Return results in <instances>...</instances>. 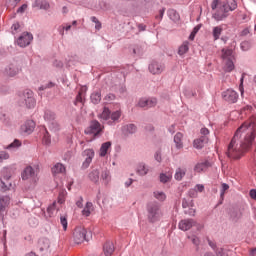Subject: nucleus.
I'll return each instance as SVG.
<instances>
[{
	"label": "nucleus",
	"mask_w": 256,
	"mask_h": 256,
	"mask_svg": "<svg viewBox=\"0 0 256 256\" xmlns=\"http://www.w3.org/2000/svg\"><path fill=\"white\" fill-rule=\"evenodd\" d=\"M256 137V117L253 116L244 122L235 132L226 152L229 159H241Z\"/></svg>",
	"instance_id": "obj_1"
},
{
	"label": "nucleus",
	"mask_w": 256,
	"mask_h": 256,
	"mask_svg": "<svg viewBox=\"0 0 256 256\" xmlns=\"http://www.w3.org/2000/svg\"><path fill=\"white\" fill-rule=\"evenodd\" d=\"M235 9H237V2L235 0H228L213 14V19L215 21H223V19L229 17V11H235Z\"/></svg>",
	"instance_id": "obj_2"
},
{
	"label": "nucleus",
	"mask_w": 256,
	"mask_h": 256,
	"mask_svg": "<svg viewBox=\"0 0 256 256\" xmlns=\"http://www.w3.org/2000/svg\"><path fill=\"white\" fill-rule=\"evenodd\" d=\"M147 212H148V221H150V223H156V221H159V219L163 217L161 206H159L156 202H151L148 204Z\"/></svg>",
	"instance_id": "obj_3"
},
{
	"label": "nucleus",
	"mask_w": 256,
	"mask_h": 256,
	"mask_svg": "<svg viewBox=\"0 0 256 256\" xmlns=\"http://www.w3.org/2000/svg\"><path fill=\"white\" fill-rule=\"evenodd\" d=\"M39 173V167L27 166L22 172L23 181H31L32 183H37V175Z\"/></svg>",
	"instance_id": "obj_4"
},
{
	"label": "nucleus",
	"mask_w": 256,
	"mask_h": 256,
	"mask_svg": "<svg viewBox=\"0 0 256 256\" xmlns=\"http://www.w3.org/2000/svg\"><path fill=\"white\" fill-rule=\"evenodd\" d=\"M178 227L181 231H189L192 227H196L197 231H201L203 224H199L193 219H184L179 222Z\"/></svg>",
	"instance_id": "obj_5"
},
{
	"label": "nucleus",
	"mask_w": 256,
	"mask_h": 256,
	"mask_svg": "<svg viewBox=\"0 0 256 256\" xmlns=\"http://www.w3.org/2000/svg\"><path fill=\"white\" fill-rule=\"evenodd\" d=\"M87 237V229L83 226H77L73 231V240L77 245L83 243Z\"/></svg>",
	"instance_id": "obj_6"
},
{
	"label": "nucleus",
	"mask_w": 256,
	"mask_h": 256,
	"mask_svg": "<svg viewBox=\"0 0 256 256\" xmlns=\"http://www.w3.org/2000/svg\"><path fill=\"white\" fill-rule=\"evenodd\" d=\"M45 121H48L50 129L52 131H59L61 129V126L57 121H55V114L52 111H46L44 114Z\"/></svg>",
	"instance_id": "obj_7"
},
{
	"label": "nucleus",
	"mask_w": 256,
	"mask_h": 256,
	"mask_svg": "<svg viewBox=\"0 0 256 256\" xmlns=\"http://www.w3.org/2000/svg\"><path fill=\"white\" fill-rule=\"evenodd\" d=\"M24 99V103L27 107V109H33L37 102L35 101V98L33 97V91L31 90H25L22 95Z\"/></svg>",
	"instance_id": "obj_8"
},
{
	"label": "nucleus",
	"mask_w": 256,
	"mask_h": 256,
	"mask_svg": "<svg viewBox=\"0 0 256 256\" xmlns=\"http://www.w3.org/2000/svg\"><path fill=\"white\" fill-rule=\"evenodd\" d=\"M222 98L224 101H227V103H237L239 94L233 89H227L222 93Z\"/></svg>",
	"instance_id": "obj_9"
},
{
	"label": "nucleus",
	"mask_w": 256,
	"mask_h": 256,
	"mask_svg": "<svg viewBox=\"0 0 256 256\" xmlns=\"http://www.w3.org/2000/svg\"><path fill=\"white\" fill-rule=\"evenodd\" d=\"M102 130L103 128L98 121H92L90 127L85 130V133L86 135H94V137H97V135H99Z\"/></svg>",
	"instance_id": "obj_10"
},
{
	"label": "nucleus",
	"mask_w": 256,
	"mask_h": 256,
	"mask_svg": "<svg viewBox=\"0 0 256 256\" xmlns=\"http://www.w3.org/2000/svg\"><path fill=\"white\" fill-rule=\"evenodd\" d=\"M33 41V34L29 32H24L17 40V44L19 47H27V45H31Z\"/></svg>",
	"instance_id": "obj_11"
},
{
	"label": "nucleus",
	"mask_w": 256,
	"mask_h": 256,
	"mask_svg": "<svg viewBox=\"0 0 256 256\" xmlns=\"http://www.w3.org/2000/svg\"><path fill=\"white\" fill-rule=\"evenodd\" d=\"M83 157L85 158V161L82 164V167L84 169H87V167H89L93 161V157H95V150L93 149H86L83 151Z\"/></svg>",
	"instance_id": "obj_12"
},
{
	"label": "nucleus",
	"mask_w": 256,
	"mask_h": 256,
	"mask_svg": "<svg viewBox=\"0 0 256 256\" xmlns=\"http://www.w3.org/2000/svg\"><path fill=\"white\" fill-rule=\"evenodd\" d=\"M63 203H65V194H59L58 196V201L54 202L51 206L48 207L47 211L49 213V215H53V212L55 211H59V206L57 205H63Z\"/></svg>",
	"instance_id": "obj_13"
},
{
	"label": "nucleus",
	"mask_w": 256,
	"mask_h": 256,
	"mask_svg": "<svg viewBox=\"0 0 256 256\" xmlns=\"http://www.w3.org/2000/svg\"><path fill=\"white\" fill-rule=\"evenodd\" d=\"M21 133H25L26 135H31L33 131H35V121L28 120L20 127Z\"/></svg>",
	"instance_id": "obj_14"
},
{
	"label": "nucleus",
	"mask_w": 256,
	"mask_h": 256,
	"mask_svg": "<svg viewBox=\"0 0 256 256\" xmlns=\"http://www.w3.org/2000/svg\"><path fill=\"white\" fill-rule=\"evenodd\" d=\"M155 105H157V99H155V98H150V99L141 98L138 101V107H142V108L146 107V109H149L151 107H155Z\"/></svg>",
	"instance_id": "obj_15"
},
{
	"label": "nucleus",
	"mask_w": 256,
	"mask_h": 256,
	"mask_svg": "<svg viewBox=\"0 0 256 256\" xmlns=\"http://www.w3.org/2000/svg\"><path fill=\"white\" fill-rule=\"evenodd\" d=\"M165 70V66L163 64H159L158 62H152L149 65V71L152 75H161Z\"/></svg>",
	"instance_id": "obj_16"
},
{
	"label": "nucleus",
	"mask_w": 256,
	"mask_h": 256,
	"mask_svg": "<svg viewBox=\"0 0 256 256\" xmlns=\"http://www.w3.org/2000/svg\"><path fill=\"white\" fill-rule=\"evenodd\" d=\"M122 133L125 137L137 133V126L135 124H126L122 126Z\"/></svg>",
	"instance_id": "obj_17"
},
{
	"label": "nucleus",
	"mask_w": 256,
	"mask_h": 256,
	"mask_svg": "<svg viewBox=\"0 0 256 256\" xmlns=\"http://www.w3.org/2000/svg\"><path fill=\"white\" fill-rule=\"evenodd\" d=\"M103 253L105 256H111L115 253V244L111 241H106L103 245Z\"/></svg>",
	"instance_id": "obj_18"
},
{
	"label": "nucleus",
	"mask_w": 256,
	"mask_h": 256,
	"mask_svg": "<svg viewBox=\"0 0 256 256\" xmlns=\"http://www.w3.org/2000/svg\"><path fill=\"white\" fill-rule=\"evenodd\" d=\"M208 141L209 138H207V136H202L193 141V147H195V149H203Z\"/></svg>",
	"instance_id": "obj_19"
},
{
	"label": "nucleus",
	"mask_w": 256,
	"mask_h": 256,
	"mask_svg": "<svg viewBox=\"0 0 256 256\" xmlns=\"http://www.w3.org/2000/svg\"><path fill=\"white\" fill-rule=\"evenodd\" d=\"M222 33H223V26L222 25L213 27L212 28V37H213L214 41H219V39L221 38Z\"/></svg>",
	"instance_id": "obj_20"
},
{
	"label": "nucleus",
	"mask_w": 256,
	"mask_h": 256,
	"mask_svg": "<svg viewBox=\"0 0 256 256\" xmlns=\"http://www.w3.org/2000/svg\"><path fill=\"white\" fill-rule=\"evenodd\" d=\"M11 203V198L9 196H2L0 198V213H3L9 204Z\"/></svg>",
	"instance_id": "obj_21"
},
{
	"label": "nucleus",
	"mask_w": 256,
	"mask_h": 256,
	"mask_svg": "<svg viewBox=\"0 0 256 256\" xmlns=\"http://www.w3.org/2000/svg\"><path fill=\"white\" fill-rule=\"evenodd\" d=\"M222 59L223 61L235 60V55H233L232 49H222Z\"/></svg>",
	"instance_id": "obj_22"
},
{
	"label": "nucleus",
	"mask_w": 256,
	"mask_h": 256,
	"mask_svg": "<svg viewBox=\"0 0 256 256\" xmlns=\"http://www.w3.org/2000/svg\"><path fill=\"white\" fill-rule=\"evenodd\" d=\"M11 189V182L9 181V177L4 176L2 180H0V191H9Z\"/></svg>",
	"instance_id": "obj_23"
},
{
	"label": "nucleus",
	"mask_w": 256,
	"mask_h": 256,
	"mask_svg": "<svg viewBox=\"0 0 256 256\" xmlns=\"http://www.w3.org/2000/svg\"><path fill=\"white\" fill-rule=\"evenodd\" d=\"M210 166L211 164L208 161L200 162L196 164L194 171H196V173H201L202 171H207V169H209Z\"/></svg>",
	"instance_id": "obj_24"
},
{
	"label": "nucleus",
	"mask_w": 256,
	"mask_h": 256,
	"mask_svg": "<svg viewBox=\"0 0 256 256\" xmlns=\"http://www.w3.org/2000/svg\"><path fill=\"white\" fill-rule=\"evenodd\" d=\"M174 143L176 145V148L183 149V133H176V135L174 136Z\"/></svg>",
	"instance_id": "obj_25"
},
{
	"label": "nucleus",
	"mask_w": 256,
	"mask_h": 256,
	"mask_svg": "<svg viewBox=\"0 0 256 256\" xmlns=\"http://www.w3.org/2000/svg\"><path fill=\"white\" fill-rule=\"evenodd\" d=\"M99 117L103 121H108V123H111V110H109V108H104Z\"/></svg>",
	"instance_id": "obj_26"
},
{
	"label": "nucleus",
	"mask_w": 256,
	"mask_h": 256,
	"mask_svg": "<svg viewBox=\"0 0 256 256\" xmlns=\"http://www.w3.org/2000/svg\"><path fill=\"white\" fill-rule=\"evenodd\" d=\"M109 149H111V142L103 143L100 147V152H99L100 157H105Z\"/></svg>",
	"instance_id": "obj_27"
},
{
	"label": "nucleus",
	"mask_w": 256,
	"mask_h": 256,
	"mask_svg": "<svg viewBox=\"0 0 256 256\" xmlns=\"http://www.w3.org/2000/svg\"><path fill=\"white\" fill-rule=\"evenodd\" d=\"M19 73V69H17L15 66L10 65L5 69V75L8 77H15Z\"/></svg>",
	"instance_id": "obj_28"
},
{
	"label": "nucleus",
	"mask_w": 256,
	"mask_h": 256,
	"mask_svg": "<svg viewBox=\"0 0 256 256\" xmlns=\"http://www.w3.org/2000/svg\"><path fill=\"white\" fill-rule=\"evenodd\" d=\"M33 7H37L38 9H44L47 11V9H49V4L45 0H36L33 4Z\"/></svg>",
	"instance_id": "obj_29"
},
{
	"label": "nucleus",
	"mask_w": 256,
	"mask_h": 256,
	"mask_svg": "<svg viewBox=\"0 0 256 256\" xmlns=\"http://www.w3.org/2000/svg\"><path fill=\"white\" fill-rule=\"evenodd\" d=\"M53 175H59V173H65V166L61 163H57L52 168Z\"/></svg>",
	"instance_id": "obj_30"
},
{
	"label": "nucleus",
	"mask_w": 256,
	"mask_h": 256,
	"mask_svg": "<svg viewBox=\"0 0 256 256\" xmlns=\"http://www.w3.org/2000/svg\"><path fill=\"white\" fill-rule=\"evenodd\" d=\"M92 211H93V203L87 202L84 209L82 210V215L84 217H89Z\"/></svg>",
	"instance_id": "obj_31"
},
{
	"label": "nucleus",
	"mask_w": 256,
	"mask_h": 256,
	"mask_svg": "<svg viewBox=\"0 0 256 256\" xmlns=\"http://www.w3.org/2000/svg\"><path fill=\"white\" fill-rule=\"evenodd\" d=\"M173 178V172H168V173H161L160 174V181L161 183H169L171 179Z\"/></svg>",
	"instance_id": "obj_32"
},
{
	"label": "nucleus",
	"mask_w": 256,
	"mask_h": 256,
	"mask_svg": "<svg viewBox=\"0 0 256 256\" xmlns=\"http://www.w3.org/2000/svg\"><path fill=\"white\" fill-rule=\"evenodd\" d=\"M136 171H137L138 175H141L142 177L147 175V173H149V169L143 163H141L137 166Z\"/></svg>",
	"instance_id": "obj_33"
},
{
	"label": "nucleus",
	"mask_w": 256,
	"mask_h": 256,
	"mask_svg": "<svg viewBox=\"0 0 256 256\" xmlns=\"http://www.w3.org/2000/svg\"><path fill=\"white\" fill-rule=\"evenodd\" d=\"M88 177L90 181H93V183H97L99 181V170L95 169L92 170L89 174Z\"/></svg>",
	"instance_id": "obj_34"
},
{
	"label": "nucleus",
	"mask_w": 256,
	"mask_h": 256,
	"mask_svg": "<svg viewBox=\"0 0 256 256\" xmlns=\"http://www.w3.org/2000/svg\"><path fill=\"white\" fill-rule=\"evenodd\" d=\"M234 60H224L225 66L224 71H227L228 73H231L233 69H235V64L233 63Z\"/></svg>",
	"instance_id": "obj_35"
},
{
	"label": "nucleus",
	"mask_w": 256,
	"mask_h": 256,
	"mask_svg": "<svg viewBox=\"0 0 256 256\" xmlns=\"http://www.w3.org/2000/svg\"><path fill=\"white\" fill-rule=\"evenodd\" d=\"M91 101L94 105H99L101 103V92H94L91 94Z\"/></svg>",
	"instance_id": "obj_36"
},
{
	"label": "nucleus",
	"mask_w": 256,
	"mask_h": 256,
	"mask_svg": "<svg viewBox=\"0 0 256 256\" xmlns=\"http://www.w3.org/2000/svg\"><path fill=\"white\" fill-rule=\"evenodd\" d=\"M189 51V42L185 41L183 44L179 47L178 54L179 55H185Z\"/></svg>",
	"instance_id": "obj_37"
},
{
	"label": "nucleus",
	"mask_w": 256,
	"mask_h": 256,
	"mask_svg": "<svg viewBox=\"0 0 256 256\" xmlns=\"http://www.w3.org/2000/svg\"><path fill=\"white\" fill-rule=\"evenodd\" d=\"M154 197L158 201H165L167 199V195H165L163 191H155Z\"/></svg>",
	"instance_id": "obj_38"
},
{
	"label": "nucleus",
	"mask_w": 256,
	"mask_h": 256,
	"mask_svg": "<svg viewBox=\"0 0 256 256\" xmlns=\"http://www.w3.org/2000/svg\"><path fill=\"white\" fill-rule=\"evenodd\" d=\"M22 143L19 139H15L10 145L6 147V149H19L21 147Z\"/></svg>",
	"instance_id": "obj_39"
},
{
	"label": "nucleus",
	"mask_w": 256,
	"mask_h": 256,
	"mask_svg": "<svg viewBox=\"0 0 256 256\" xmlns=\"http://www.w3.org/2000/svg\"><path fill=\"white\" fill-rule=\"evenodd\" d=\"M101 179L104 181V183H109L111 181V176L109 174L108 170H104L101 174Z\"/></svg>",
	"instance_id": "obj_40"
},
{
	"label": "nucleus",
	"mask_w": 256,
	"mask_h": 256,
	"mask_svg": "<svg viewBox=\"0 0 256 256\" xmlns=\"http://www.w3.org/2000/svg\"><path fill=\"white\" fill-rule=\"evenodd\" d=\"M183 177H185V170L179 168L176 170V173H175V179L177 181H181V179H183Z\"/></svg>",
	"instance_id": "obj_41"
},
{
	"label": "nucleus",
	"mask_w": 256,
	"mask_h": 256,
	"mask_svg": "<svg viewBox=\"0 0 256 256\" xmlns=\"http://www.w3.org/2000/svg\"><path fill=\"white\" fill-rule=\"evenodd\" d=\"M168 15L172 21H179V13L175 10H169Z\"/></svg>",
	"instance_id": "obj_42"
},
{
	"label": "nucleus",
	"mask_w": 256,
	"mask_h": 256,
	"mask_svg": "<svg viewBox=\"0 0 256 256\" xmlns=\"http://www.w3.org/2000/svg\"><path fill=\"white\" fill-rule=\"evenodd\" d=\"M121 118V111H115L112 114H110V121H119Z\"/></svg>",
	"instance_id": "obj_43"
},
{
	"label": "nucleus",
	"mask_w": 256,
	"mask_h": 256,
	"mask_svg": "<svg viewBox=\"0 0 256 256\" xmlns=\"http://www.w3.org/2000/svg\"><path fill=\"white\" fill-rule=\"evenodd\" d=\"M41 250L43 249H49V240L48 239H42L39 242Z\"/></svg>",
	"instance_id": "obj_44"
},
{
	"label": "nucleus",
	"mask_w": 256,
	"mask_h": 256,
	"mask_svg": "<svg viewBox=\"0 0 256 256\" xmlns=\"http://www.w3.org/2000/svg\"><path fill=\"white\" fill-rule=\"evenodd\" d=\"M9 157V154L6 151H0V163H3V161H7Z\"/></svg>",
	"instance_id": "obj_45"
},
{
	"label": "nucleus",
	"mask_w": 256,
	"mask_h": 256,
	"mask_svg": "<svg viewBox=\"0 0 256 256\" xmlns=\"http://www.w3.org/2000/svg\"><path fill=\"white\" fill-rule=\"evenodd\" d=\"M60 223H61V225H62V227H63V230H64V231H67V225H68V223H67V217H66V216H61V217H60Z\"/></svg>",
	"instance_id": "obj_46"
},
{
	"label": "nucleus",
	"mask_w": 256,
	"mask_h": 256,
	"mask_svg": "<svg viewBox=\"0 0 256 256\" xmlns=\"http://www.w3.org/2000/svg\"><path fill=\"white\" fill-rule=\"evenodd\" d=\"M188 239L191 240V242L193 243V245H196V247H199V244L201 243V241L199 240V237L197 236H188Z\"/></svg>",
	"instance_id": "obj_47"
},
{
	"label": "nucleus",
	"mask_w": 256,
	"mask_h": 256,
	"mask_svg": "<svg viewBox=\"0 0 256 256\" xmlns=\"http://www.w3.org/2000/svg\"><path fill=\"white\" fill-rule=\"evenodd\" d=\"M199 26L194 27L193 31L191 32L189 39L190 41H194L195 39V35H197V33H199Z\"/></svg>",
	"instance_id": "obj_48"
},
{
	"label": "nucleus",
	"mask_w": 256,
	"mask_h": 256,
	"mask_svg": "<svg viewBox=\"0 0 256 256\" xmlns=\"http://www.w3.org/2000/svg\"><path fill=\"white\" fill-rule=\"evenodd\" d=\"M43 143H44L45 145H50V144H51V136H49V132H46V133L44 134Z\"/></svg>",
	"instance_id": "obj_49"
},
{
	"label": "nucleus",
	"mask_w": 256,
	"mask_h": 256,
	"mask_svg": "<svg viewBox=\"0 0 256 256\" xmlns=\"http://www.w3.org/2000/svg\"><path fill=\"white\" fill-rule=\"evenodd\" d=\"M197 189H190L188 192L189 197H191L192 199H195V197H197Z\"/></svg>",
	"instance_id": "obj_50"
},
{
	"label": "nucleus",
	"mask_w": 256,
	"mask_h": 256,
	"mask_svg": "<svg viewBox=\"0 0 256 256\" xmlns=\"http://www.w3.org/2000/svg\"><path fill=\"white\" fill-rule=\"evenodd\" d=\"M194 189H196L197 193H203L205 191V186H203V184H198Z\"/></svg>",
	"instance_id": "obj_51"
},
{
	"label": "nucleus",
	"mask_w": 256,
	"mask_h": 256,
	"mask_svg": "<svg viewBox=\"0 0 256 256\" xmlns=\"http://www.w3.org/2000/svg\"><path fill=\"white\" fill-rule=\"evenodd\" d=\"M51 87H55L53 82L48 83L46 86H41L40 91H45V89H51Z\"/></svg>",
	"instance_id": "obj_52"
},
{
	"label": "nucleus",
	"mask_w": 256,
	"mask_h": 256,
	"mask_svg": "<svg viewBox=\"0 0 256 256\" xmlns=\"http://www.w3.org/2000/svg\"><path fill=\"white\" fill-rule=\"evenodd\" d=\"M241 49H242V51H248L249 50V42H247V41L242 42Z\"/></svg>",
	"instance_id": "obj_53"
},
{
	"label": "nucleus",
	"mask_w": 256,
	"mask_h": 256,
	"mask_svg": "<svg viewBox=\"0 0 256 256\" xmlns=\"http://www.w3.org/2000/svg\"><path fill=\"white\" fill-rule=\"evenodd\" d=\"M244 79H245V73L242 74V77H241V79H240V86H239V89H240L241 95H243V93H244V90H243V81H244Z\"/></svg>",
	"instance_id": "obj_54"
},
{
	"label": "nucleus",
	"mask_w": 256,
	"mask_h": 256,
	"mask_svg": "<svg viewBox=\"0 0 256 256\" xmlns=\"http://www.w3.org/2000/svg\"><path fill=\"white\" fill-rule=\"evenodd\" d=\"M105 101H115V95L114 94H108L105 96Z\"/></svg>",
	"instance_id": "obj_55"
},
{
	"label": "nucleus",
	"mask_w": 256,
	"mask_h": 256,
	"mask_svg": "<svg viewBox=\"0 0 256 256\" xmlns=\"http://www.w3.org/2000/svg\"><path fill=\"white\" fill-rule=\"evenodd\" d=\"M27 10V4H23L20 8H18L17 13H25Z\"/></svg>",
	"instance_id": "obj_56"
},
{
	"label": "nucleus",
	"mask_w": 256,
	"mask_h": 256,
	"mask_svg": "<svg viewBox=\"0 0 256 256\" xmlns=\"http://www.w3.org/2000/svg\"><path fill=\"white\" fill-rule=\"evenodd\" d=\"M76 103H83V94L81 92L76 96Z\"/></svg>",
	"instance_id": "obj_57"
},
{
	"label": "nucleus",
	"mask_w": 256,
	"mask_h": 256,
	"mask_svg": "<svg viewBox=\"0 0 256 256\" xmlns=\"http://www.w3.org/2000/svg\"><path fill=\"white\" fill-rule=\"evenodd\" d=\"M229 189V185L227 184H222V192H221V197H223V195H225V192Z\"/></svg>",
	"instance_id": "obj_58"
},
{
	"label": "nucleus",
	"mask_w": 256,
	"mask_h": 256,
	"mask_svg": "<svg viewBox=\"0 0 256 256\" xmlns=\"http://www.w3.org/2000/svg\"><path fill=\"white\" fill-rule=\"evenodd\" d=\"M249 195L251 199H254V201H256V189L250 190Z\"/></svg>",
	"instance_id": "obj_59"
},
{
	"label": "nucleus",
	"mask_w": 256,
	"mask_h": 256,
	"mask_svg": "<svg viewBox=\"0 0 256 256\" xmlns=\"http://www.w3.org/2000/svg\"><path fill=\"white\" fill-rule=\"evenodd\" d=\"M217 7H219V0H213L211 8L215 10Z\"/></svg>",
	"instance_id": "obj_60"
},
{
	"label": "nucleus",
	"mask_w": 256,
	"mask_h": 256,
	"mask_svg": "<svg viewBox=\"0 0 256 256\" xmlns=\"http://www.w3.org/2000/svg\"><path fill=\"white\" fill-rule=\"evenodd\" d=\"M200 133H201V135H209V129H207V128H202L201 130H200Z\"/></svg>",
	"instance_id": "obj_61"
},
{
	"label": "nucleus",
	"mask_w": 256,
	"mask_h": 256,
	"mask_svg": "<svg viewBox=\"0 0 256 256\" xmlns=\"http://www.w3.org/2000/svg\"><path fill=\"white\" fill-rule=\"evenodd\" d=\"M155 159L156 161H158V163H161V153L157 152L155 155Z\"/></svg>",
	"instance_id": "obj_62"
},
{
	"label": "nucleus",
	"mask_w": 256,
	"mask_h": 256,
	"mask_svg": "<svg viewBox=\"0 0 256 256\" xmlns=\"http://www.w3.org/2000/svg\"><path fill=\"white\" fill-rule=\"evenodd\" d=\"M126 187H131V185H133V179H129L126 183H125Z\"/></svg>",
	"instance_id": "obj_63"
},
{
	"label": "nucleus",
	"mask_w": 256,
	"mask_h": 256,
	"mask_svg": "<svg viewBox=\"0 0 256 256\" xmlns=\"http://www.w3.org/2000/svg\"><path fill=\"white\" fill-rule=\"evenodd\" d=\"M19 27H20L19 23L12 25V29H14V31H17L19 29Z\"/></svg>",
	"instance_id": "obj_64"
}]
</instances>
